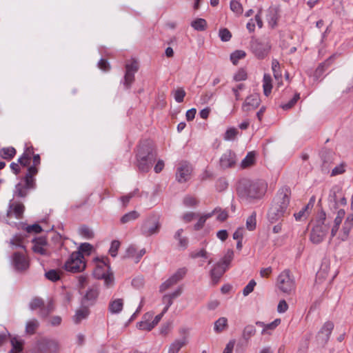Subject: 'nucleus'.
Listing matches in <instances>:
<instances>
[{
	"mask_svg": "<svg viewBox=\"0 0 353 353\" xmlns=\"http://www.w3.org/2000/svg\"><path fill=\"white\" fill-rule=\"evenodd\" d=\"M353 228V214H349L345 219L341 231L339 234V239L341 241H346L350 232Z\"/></svg>",
	"mask_w": 353,
	"mask_h": 353,
	"instance_id": "obj_19",
	"label": "nucleus"
},
{
	"mask_svg": "<svg viewBox=\"0 0 353 353\" xmlns=\"http://www.w3.org/2000/svg\"><path fill=\"white\" fill-rule=\"evenodd\" d=\"M32 154L33 149L32 148H28L23 154V155L18 159V163H19L23 167L27 166L30 164L31 155Z\"/></svg>",
	"mask_w": 353,
	"mask_h": 353,
	"instance_id": "obj_28",
	"label": "nucleus"
},
{
	"mask_svg": "<svg viewBox=\"0 0 353 353\" xmlns=\"http://www.w3.org/2000/svg\"><path fill=\"white\" fill-rule=\"evenodd\" d=\"M79 232L81 235L86 239H91L94 236L92 231L87 226L81 227L79 230Z\"/></svg>",
	"mask_w": 353,
	"mask_h": 353,
	"instance_id": "obj_60",
	"label": "nucleus"
},
{
	"mask_svg": "<svg viewBox=\"0 0 353 353\" xmlns=\"http://www.w3.org/2000/svg\"><path fill=\"white\" fill-rule=\"evenodd\" d=\"M263 88L264 94L268 97L272 89V78L268 74H265L263 79Z\"/></svg>",
	"mask_w": 353,
	"mask_h": 353,
	"instance_id": "obj_27",
	"label": "nucleus"
},
{
	"mask_svg": "<svg viewBox=\"0 0 353 353\" xmlns=\"http://www.w3.org/2000/svg\"><path fill=\"white\" fill-rule=\"evenodd\" d=\"M13 264L18 270H25L29 267V261L23 253L14 252L12 256Z\"/></svg>",
	"mask_w": 353,
	"mask_h": 353,
	"instance_id": "obj_18",
	"label": "nucleus"
},
{
	"mask_svg": "<svg viewBox=\"0 0 353 353\" xmlns=\"http://www.w3.org/2000/svg\"><path fill=\"white\" fill-rule=\"evenodd\" d=\"M85 262L83 254L80 251L73 252L64 264V269L71 273H77L83 271L85 268Z\"/></svg>",
	"mask_w": 353,
	"mask_h": 353,
	"instance_id": "obj_5",
	"label": "nucleus"
},
{
	"mask_svg": "<svg viewBox=\"0 0 353 353\" xmlns=\"http://www.w3.org/2000/svg\"><path fill=\"white\" fill-rule=\"evenodd\" d=\"M247 79V72L244 69L239 70L234 76V80L236 81H244Z\"/></svg>",
	"mask_w": 353,
	"mask_h": 353,
	"instance_id": "obj_58",
	"label": "nucleus"
},
{
	"mask_svg": "<svg viewBox=\"0 0 353 353\" xmlns=\"http://www.w3.org/2000/svg\"><path fill=\"white\" fill-rule=\"evenodd\" d=\"M192 168L189 164L185 163L180 165L176 172V179L179 183L188 181L191 176Z\"/></svg>",
	"mask_w": 353,
	"mask_h": 353,
	"instance_id": "obj_15",
	"label": "nucleus"
},
{
	"mask_svg": "<svg viewBox=\"0 0 353 353\" xmlns=\"http://www.w3.org/2000/svg\"><path fill=\"white\" fill-rule=\"evenodd\" d=\"M276 286L284 294H292L296 289L295 280L289 270H284L276 279Z\"/></svg>",
	"mask_w": 353,
	"mask_h": 353,
	"instance_id": "obj_4",
	"label": "nucleus"
},
{
	"mask_svg": "<svg viewBox=\"0 0 353 353\" xmlns=\"http://www.w3.org/2000/svg\"><path fill=\"white\" fill-rule=\"evenodd\" d=\"M327 232V226L322 224H316L312 229L310 239L314 244L321 243Z\"/></svg>",
	"mask_w": 353,
	"mask_h": 353,
	"instance_id": "obj_9",
	"label": "nucleus"
},
{
	"mask_svg": "<svg viewBox=\"0 0 353 353\" xmlns=\"http://www.w3.org/2000/svg\"><path fill=\"white\" fill-rule=\"evenodd\" d=\"M99 291L97 288L92 287L87 290L83 296V301L84 303L88 302L90 304H92L97 299Z\"/></svg>",
	"mask_w": 353,
	"mask_h": 353,
	"instance_id": "obj_23",
	"label": "nucleus"
},
{
	"mask_svg": "<svg viewBox=\"0 0 353 353\" xmlns=\"http://www.w3.org/2000/svg\"><path fill=\"white\" fill-rule=\"evenodd\" d=\"M104 265L106 267L105 271L103 273H99L100 268H96L94 271V275L98 279H103L105 285L109 288L113 285L114 278L113 274L109 272L110 266L106 263H104Z\"/></svg>",
	"mask_w": 353,
	"mask_h": 353,
	"instance_id": "obj_13",
	"label": "nucleus"
},
{
	"mask_svg": "<svg viewBox=\"0 0 353 353\" xmlns=\"http://www.w3.org/2000/svg\"><path fill=\"white\" fill-rule=\"evenodd\" d=\"M236 163V154L231 150H228L220 158V166L223 169L232 168Z\"/></svg>",
	"mask_w": 353,
	"mask_h": 353,
	"instance_id": "obj_14",
	"label": "nucleus"
},
{
	"mask_svg": "<svg viewBox=\"0 0 353 353\" xmlns=\"http://www.w3.org/2000/svg\"><path fill=\"white\" fill-rule=\"evenodd\" d=\"M60 343L55 339H44L41 345L40 353H59Z\"/></svg>",
	"mask_w": 353,
	"mask_h": 353,
	"instance_id": "obj_12",
	"label": "nucleus"
},
{
	"mask_svg": "<svg viewBox=\"0 0 353 353\" xmlns=\"http://www.w3.org/2000/svg\"><path fill=\"white\" fill-rule=\"evenodd\" d=\"M120 247V242L119 241H113L111 243L110 248L109 250V253L113 257H115L117 254V251Z\"/></svg>",
	"mask_w": 353,
	"mask_h": 353,
	"instance_id": "obj_57",
	"label": "nucleus"
},
{
	"mask_svg": "<svg viewBox=\"0 0 353 353\" xmlns=\"http://www.w3.org/2000/svg\"><path fill=\"white\" fill-rule=\"evenodd\" d=\"M256 333V329L254 325H248L245 327L243 331V338L245 341H248Z\"/></svg>",
	"mask_w": 353,
	"mask_h": 353,
	"instance_id": "obj_42",
	"label": "nucleus"
},
{
	"mask_svg": "<svg viewBox=\"0 0 353 353\" xmlns=\"http://www.w3.org/2000/svg\"><path fill=\"white\" fill-rule=\"evenodd\" d=\"M34 187L35 184L32 183L31 184H28L27 181L24 179V183H19L15 185L14 196L24 198L28 195V191L34 189Z\"/></svg>",
	"mask_w": 353,
	"mask_h": 353,
	"instance_id": "obj_20",
	"label": "nucleus"
},
{
	"mask_svg": "<svg viewBox=\"0 0 353 353\" xmlns=\"http://www.w3.org/2000/svg\"><path fill=\"white\" fill-rule=\"evenodd\" d=\"M191 26L197 31H203L207 28V22L204 19H196L192 21Z\"/></svg>",
	"mask_w": 353,
	"mask_h": 353,
	"instance_id": "obj_34",
	"label": "nucleus"
},
{
	"mask_svg": "<svg viewBox=\"0 0 353 353\" xmlns=\"http://www.w3.org/2000/svg\"><path fill=\"white\" fill-rule=\"evenodd\" d=\"M345 215V212L344 210L341 209L337 212V214L334 220V223L341 225L342 221L344 219V216Z\"/></svg>",
	"mask_w": 353,
	"mask_h": 353,
	"instance_id": "obj_64",
	"label": "nucleus"
},
{
	"mask_svg": "<svg viewBox=\"0 0 353 353\" xmlns=\"http://www.w3.org/2000/svg\"><path fill=\"white\" fill-rule=\"evenodd\" d=\"M267 185L263 181L242 179L239 181L237 191L239 195L247 201L261 199L265 192Z\"/></svg>",
	"mask_w": 353,
	"mask_h": 353,
	"instance_id": "obj_2",
	"label": "nucleus"
},
{
	"mask_svg": "<svg viewBox=\"0 0 353 353\" xmlns=\"http://www.w3.org/2000/svg\"><path fill=\"white\" fill-rule=\"evenodd\" d=\"M182 232L183 229L178 230L174 234V238L175 239L178 240L179 246L184 250L188 247V240L186 237L181 236Z\"/></svg>",
	"mask_w": 353,
	"mask_h": 353,
	"instance_id": "obj_33",
	"label": "nucleus"
},
{
	"mask_svg": "<svg viewBox=\"0 0 353 353\" xmlns=\"http://www.w3.org/2000/svg\"><path fill=\"white\" fill-rule=\"evenodd\" d=\"M12 349L8 353H19L23 350L22 342L16 337L11 339Z\"/></svg>",
	"mask_w": 353,
	"mask_h": 353,
	"instance_id": "obj_36",
	"label": "nucleus"
},
{
	"mask_svg": "<svg viewBox=\"0 0 353 353\" xmlns=\"http://www.w3.org/2000/svg\"><path fill=\"white\" fill-rule=\"evenodd\" d=\"M219 37L222 41L227 42L232 38V34L228 29L223 28L219 30Z\"/></svg>",
	"mask_w": 353,
	"mask_h": 353,
	"instance_id": "obj_49",
	"label": "nucleus"
},
{
	"mask_svg": "<svg viewBox=\"0 0 353 353\" xmlns=\"http://www.w3.org/2000/svg\"><path fill=\"white\" fill-rule=\"evenodd\" d=\"M137 251L134 246L130 245L129 246L125 251V254L124 256L125 258L132 259L135 262V257L137 255Z\"/></svg>",
	"mask_w": 353,
	"mask_h": 353,
	"instance_id": "obj_54",
	"label": "nucleus"
},
{
	"mask_svg": "<svg viewBox=\"0 0 353 353\" xmlns=\"http://www.w3.org/2000/svg\"><path fill=\"white\" fill-rule=\"evenodd\" d=\"M246 228L249 231H253L256 227V214L253 212L246 219Z\"/></svg>",
	"mask_w": 353,
	"mask_h": 353,
	"instance_id": "obj_32",
	"label": "nucleus"
},
{
	"mask_svg": "<svg viewBox=\"0 0 353 353\" xmlns=\"http://www.w3.org/2000/svg\"><path fill=\"white\" fill-rule=\"evenodd\" d=\"M230 7L231 10L237 15H241L243 13V9L241 3L236 0L230 1Z\"/></svg>",
	"mask_w": 353,
	"mask_h": 353,
	"instance_id": "obj_45",
	"label": "nucleus"
},
{
	"mask_svg": "<svg viewBox=\"0 0 353 353\" xmlns=\"http://www.w3.org/2000/svg\"><path fill=\"white\" fill-rule=\"evenodd\" d=\"M53 310V306L51 303H50L46 307L43 305V308H41V310H39V316L42 317L46 316L50 312H51Z\"/></svg>",
	"mask_w": 353,
	"mask_h": 353,
	"instance_id": "obj_63",
	"label": "nucleus"
},
{
	"mask_svg": "<svg viewBox=\"0 0 353 353\" xmlns=\"http://www.w3.org/2000/svg\"><path fill=\"white\" fill-rule=\"evenodd\" d=\"M261 100L257 94H251L248 97L242 105V110L250 112L259 107Z\"/></svg>",
	"mask_w": 353,
	"mask_h": 353,
	"instance_id": "obj_17",
	"label": "nucleus"
},
{
	"mask_svg": "<svg viewBox=\"0 0 353 353\" xmlns=\"http://www.w3.org/2000/svg\"><path fill=\"white\" fill-rule=\"evenodd\" d=\"M90 314L87 307H81L77 310L73 316V321L76 324L79 323L82 320L86 319Z\"/></svg>",
	"mask_w": 353,
	"mask_h": 353,
	"instance_id": "obj_26",
	"label": "nucleus"
},
{
	"mask_svg": "<svg viewBox=\"0 0 353 353\" xmlns=\"http://www.w3.org/2000/svg\"><path fill=\"white\" fill-rule=\"evenodd\" d=\"M250 48L257 59H263L270 53L271 45L268 39L252 38Z\"/></svg>",
	"mask_w": 353,
	"mask_h": 353,
	"instance_id": "obj_6",
	"label": "nucleus"
},
{
	"mask_svg": "<svg viewBox=\"0 0 353 353\" xmlns=\"http://www.w3.org/2000/svg\"><path fill=\"white\" fill-rule=\"evenodd\" d=\"M238 134V130L234 128L228 129L224 134V139L225 141L234 140Z\"/></svg>",
	"mask_w": 353,
	"mask_h": 353,
	"instance_id": "obj_51",
	"label": "nucleus"
},
{
	"mask_svg": "<svg viewBox=\"0 0 353 353\" xmlns=\"http://www.w3.org/2000/svg\"><path fill=\"white\" fill-rule=\"evenodd\" d=\"M43 304L44 302L41 298L34 297L30 302L29 307L31 310H34L37 309L41 310V308L43 307Z\"/></svg>",
	"mask_w": 353,
	"mask_h": 353,
	"instance_id": "obj_44",
	"label": "nucleus"
},
{
	"mask_svg": "<svg viewBox=\"0 0 353 353\" xmlns=\"http://www.w3.org/2000/svg\"><path fill=\"white\" fill-rule=\"evenodd\" d=\"M157 152L150 142L139 145L137 154V166L142 172H148L156 160Z\"/></svg>",
	"mask_w": 353,
	"mask_h": 353,
	"instance_id": "obj_3",
	"label": "nucleus"
},
{
	"mask_svg": "<svg viewBox=\"0 0 353 353\" xmlns=\"http://www.w3.org/2000/svg\"><path fill=\"white\" fill-rule=\"evenodd\" d=\"M225 271V268H224L221 263H216L210 272L212 280L217 282Z\"/></svg>",
	"mask_w": 353,
	"mask_h": 353,
	"instance_id": "obj_24",
	"label": "nucleus"
},
{
	"mask_svg": "<svg viewBox=\"0 0 353 353\" xmlns=\"http://www.w3.org/2000/svg\"><path fill=\"white\" fill-rule=\"evenodd\" d=\"M140 214L136 210L130 211L126 214H125L121 218V223L123 224L129 223L130 221H134L137 219L139 217Z\"/></svg>",
	"mask_w": 353,
	"mask_h": 353,
	"instance_id": "obj_30",
	"label": "nucleus"
},
{
	"mask_svg": "<svg viewBox=\"0 0 353 353\" xmlns=\"http://www.w3.org/2000/svg\"><path fill=\"white\" fill-rule=\"evenodd\" d=\"M39 322L37 319L28 321L26 325V332L29 334H33L39 327Z\"/></svg>",
	"mask_w": 353,
	"mask_h": 353,
	"instance_id": "obj_38",
	"label": "nucleus"
},
{
	"mask_svg": "<svg viewBox=\"0 0 353 353\" xmlns=\"http://www.w3.org/2000/svg\"><path fill=\"white\" fill-rule=\"evenodd\" d=\"M290 195L291 191L288 187H283L278 191L268 213V219L271 223L279 221L288 213Z\"/></svg>",
	"mask_w": 353,
	"mask_h": 353,
	"instance_id": "obj_1",
	"label": "nucleus"
},
{
	"mask_svg": "<svg viewBox=\"0 0 353 353\" xmlns=\"http://www.w3.org/2000/svg\"><path fill=\"white\" fill-rule=\"evenodd\" d=\"M190 256L192 259H196L199 257L206 259L208 258V252L205 249L202 248L199 250L192 251V252H190Z\"/></svg>",
	"mask_w": 353,
	"mask_h": 353,
	"instance_id": "obj_53",
	"label": "nucleus"
},
{
	"mask_svg": "<svg viewBox=\"0 0 353 353\" xmlns=\"http://www.w3.org/2000/svg\"><path fill=\"white\" fill-rule=\"evenodd\" d=\"M215 212H216V209H214L210 213H208V214H205L203 216H201L199 219L197 223L194 225V229L198 230H200L201 228H202L203 226L204 225L206 220L208 218L211 217L214 214Z\"/></svg>",
	"mask_w": 353,
	"mask_h": 353,
	"instance_id": "obj_43",
	"label": "nucleus"
},
{
	"mask_svg": "<svg viewBox=\"0 0 353 353\" xmlns=\"http://www.w3.org/2000/svg\"><path fill=\"white\" fill-rule=\"evenodd\" d=\"M255 161V155L253 152H250L246 157L242 160L241 166L243 168H248L252 165Z\"/></svg>",
	"mask_w": 353,
	"mask_h": 353,
	"instance_id": "obj_35",
	"label": "nucleus"
},
{
	"mask_svg": "<svg viewBox=\"0 0 353 353\" xmlns=\"http://www.w3.org/2000/svg\"><path fill=\"white\" fill-rule=\"evenodd\" d=\"M187 270L185 268L179 269L174 274H172L169 279H168L161 285L159 291L163 292L171 288L172 285H175L177 282L183 278Z\"/></svg>",
	"mask_w": 353,
	"mask_h": 353,
	"instance_id": "obj_10",
	"label": "nucleus"
},
{
	"mask_svg": "<svg viewBox=\"0 0 353 353\" xmlns=\"http://www.w3.org/2000/svg\"><path fill=\"white\" fill-rule=\"evenodd\" d=\"M256 282L254 280H251L248 285L243 290V294L245 296L250 294L253 290L256 285Z\"/></svg>",
	"mask_w": 353,
	"mask_h": 353,
	"instance_id": "obj_59",
	"label": "nucleus"
},
{
	"mask_svg": "<svg viewBox=\"0 0 353 353\" xmlns=\"http://www.w3.org/2000/svg\"><path fill=\"white\" fill-rule=\"evenodd\" d=\"M228 327V319L225 317H220L214 322V330L217 332H221Z\"/></svg>",
	"mask_w": 353,
	"mask_h": 353,
	"instance_id": "obj_29",
	"label": "nucleus"
},
{
	"mask_svg": "<svg viewBox=\"0 0 353 353\" xmlns=\"http://www.w3.org/2000/svg\"><path fill=\"white\" fill-rule=\"evenodd\" d=\"M246 54L243 50H235L230 55L232 62L236 65L239 60L245 57Z\"/></svg>",
	"mask_w": 353,
	"mask_h": 353,
	"instance_id": "obj_47",
	"label": "nucleus"
},
{
	"mask_svg": "<svg viewBox=\"0 0 353 353\" xmlns=\"http://www.w3.org/2000/svg\"><path fill=\"white\" fill-rule=\"evenodd\" d=\"M152 313H146L143 315V320L137 323V327L140 330L150 331L155 326L152 325V322L150 321V319L152 318Z\"/></svg>",
	"mask_w": 353,
	"mask_h": 353,
	"instance_id": "obj_22",
	"label": "nucleus"
},
{
	"mask_svg": "<svg viewBox=\"0 0 353 353\" xmlns=\"http://www.w3.org/2000/svg\"><path fill=\"white\" fill-rule=\"evenodd\" d=\"M179 333L182 338L175 339L170 345L168 353H179L180 350L188 343L189 330L185 327L179 329Z\"/></svg>",
	"mask_w": 353,
	"mask_h": 353,
	"instance_id": "obj_8",
	"label": "nucleus"
},
{
	"mask_svg": "<svg viewBox=\"0 0 353 353\" xmlns=\"http://www.w3.org/2000/svg\"><path fill=\"white\" fill-rule=\"evenodd\" d=\"M161 228L159 218L157 215H150L143 223L141 227L142 234L145 236H150L159 233Z\"/></svg>",
	"mask_w": 353,
	"mask_h": 353,
	"instance_id": "obj_7",
	"label": "nucleus"
},
{
	"mask_svg": "<svg viewBox=\"0 0 353 353\" xmlns=\"http://www.w3.org/2000/svg\"><path fill=\"white\" fill-rule=\"evenodd\" d=\"M144 285V279L142 276H137L132 281V285L137 288L140 289Z\"/></svg>",
	"mask_w": 353,
	"mask_h": 353,
	"instance_id": "obj_61",
	"label": "nucleus"
},
{
	"mask_svg": "<svg viewBox=\"0 0 353 353\" xmlns=\"http://www.w3.org/2000/svg\"><path fill=\"white\" fill-rule=\"evenodd\" d=\"M333 328L334 324L332 322H326L323 325V327H321V330L318 334L319 339L321 340L323 343H325L328 341Z\"/></svg>",
	"mask_w": 353,
	"mask_h": 353,
	"instance_id": "obj_21",
	"label": "nucleus"
},
{
	"mask_svg": "<svg viewBox=\"0 0 353 353\" xmlns=\"http://www.w3.org/2000/svg\"><path fill=\"white\" fill-rule=\"evenodd\" d=\"M123 307V301L122 299H117L110 301L109 304V311L112 314L119 313Z\"/></svg>",
	"mask_w": 353,
	"mask_h": 353,
	"instance_id": "obj_25",
	"label": "nucleus"
},
{
	"mask_svg": "<svg viewBox=\"0 0 353 353\" xmlns=\"http://www.w3.org/2000/svg\"><path fill=\"white\" fill-rule=\"evenodd\" d=\"M46 277L52 281H57L60 279V275L58 271L50 270L45 274Z\"/></svg>",
	"mask_w": 353,
	"mask_h": 353,
	"instance_id": "obj_52",
	"label": "nucleus"
},
{
	"mask_svg": "<svg viewBox=\"0 0 353 353\" xmlns=\"http://www.w3.org/2000/svg\"><path fill=\"white\" fill-rule=\"evenodd\" d=\"M234 258V252L232 250H228L222 259L219 262V263H221V265L225 268L227 270L229 268V265L231 263V261L233 260Z\"/></svg>",
	"mask_w": 353,
	"mask_h": 353,
	"instance_id": "obj_31",
	"label": "nucleus"
},
{
	"mask_svg": "<svg viewBox=\"0 0 353 353\" xmlns=\"http://www.w3.org/2000/svg\"><path fill=\"white\" fill-rule=\"evenodd\" d=\"M272 70L274 74V77L276 79H279L281 77L282 74L280 70V64L276 59H272Z\"/></svg>",
	"mask_w": 353,
	"mask_h": 353,
	"instance_id": "obj_48",
	"label": "nucleus"
},
{
	"mask_svg": "<svg viewBox=\"0 0 353 353\" xmlns=\"http://www.w3.org/2000/svg\"><path fill=\"white\" fill-rule=\"evenodd\" d=\"M183 203L185 207L191 208L197 205L199 201L195 197L187 195L183 198Z\"/></svg>",
	"mask_w": 353,
	"mask_h": 353,
	"instance_id": "obj_46",
	"label": "nucleus"
},
{
	"mask_svg": "<svg viewBox=\"0 0 353 353\" xmlns=\"http://www.w3.org/2000/svg\"><path fill=\"white\" fill-rule=\"evenodd\" d=\"M280 323H281V319H276L272 323L265 324V327L263 328V330L261 331V334H270V331L274 330Z\"/></svg>",
	"mask_w": 353,
	"mask_h": 353,
	"instance_id": "obj_41",
	"label": "nucleus"
},
{
	"mask_svg": "<svg viewBox=\"0 0 353 353\" xmlns=\"http://www.w3.org/2000/svg\"><path fill=\"white\" fill-rule=\"evenodd\" d=\"M300 94L299 93H296L294 97L288 102L281 105V108L283 110H289L290 109L299 99Z\"/></svg>",
	"mask_w": 353,
	"mask_h": 353,
	"instance_id": "obj_55",
	"label": "nucleus"
},
{
	"mask_svg": "<svg viewBox=\"0 0 353 353\" xmlns=\"http://www.w3.org/2000/svg\"><path fill=\"white\" fill-rule=\"evenodd\" d=\"M23 237L21 234H16L12 236L10 241V244L12 248H24L23 245Z\"/></svg>",
	"mask_w": 353,
	"mask_h": 353,
	"instance_id": "obj_40",
	"label": "nucleus"
},
{
	"mask_svg": "<svg viewBox=\"0 0 353 353\" xmlns=\"http://www.w3.org/2000/svg\"><path fill=\"white\" fill-rule=\"evenodd\" d=\"M32 250L34 252L39 254L41 255L47 256L49 254L48 250V242L45 237H39L33 240Z\"/></svg>",
	"mask_w": 353,
	"mask_h": 353,
	"instance_id": "obj_16",
	"label": "nucleus"
},
{
	"mask_svg": "<svg viewBox=\"0 0 353 353\" xmlns=\"http://www.w3.org/2000/svg\"><path fill=\"white\" fill-rule=\"evenodd\" d=\"M24 211L25 206L22 202L11 200L8 205L6 215L8 217L14 216L17 219H21Z\"/></svg>",
	"mask_w": 353,
	"mask_h": 353,
	"instance_id": "obj_11",
	"label": "nucleus"
},
{
	"mask_svg": "<svg viewBox=\"0 0 353 353\" xmlns=\"http://www.w3.org/2000/svg\"><path fill=\"white\" fill-rule=\"evenodd\" d=\"M16 154V150L12 147L3 148L0 151V155L5 159H11Z\"/></svg>",
	"mask_w": 353,
	"mask_h": 353,
	"instance_id": "obj_37",
	"label": "nucleus"
},
{
	"mask_svg": "<svg viewBox=\"0 0 353 353\" xmlns=\"http://www.w3.org/2000/svg\"><path fill=\"white\" fill-rule=\"evenodd\" d=\"M134 80V74L125 72L124 77V85L129 88Z\"/></svg>",
	"mask_w": 353,
	"mask_h": 353,
	"instance_id": "obj_62",
	"label": "nucleus"
},
{
	"mask_svg": "<svg viewBox=\"0 0 353 353\" xmlns=\"http://www.w3.org/2000/svg\"><path fill=\"white\" fill-rule=\"evenodd\" d=\"M174 98L177 103L183 101L184 97L186 94L185 91L182 88H179L173 92Z\"/></svg>",
	"mask_w": 353,
	"mask_h": 353,
	"instance_id": "obj_50",
	"label": "nucleus"
},
{
	"mask_svg": "<svg viewBox=\"0 0 353 353\" xmlns=\"http://www.w3.org/2000/svg\"><path fill=\"white\" fill-rule=\"evenodd\" d=\"M337 194H341L340 191H338L337 192H334L333 195V199L334 202L336 205H345L347 204V200L346 198L341 195L340 198H338Z\"/></svg>",
	"mask_w": 353,
	"mask_h": 353,
	"instance_id": "obj_56",
	"label": "nucleus"
},
{
	"mask_svg": "<svg viewBox=\"0 0 353 353\" xmlns=\"http://www.w3.org/2000/svg\"><path fill=\"white\" fill-rule=\"evenodd\" d=\"M35 166L36 165L30 166L28 169V172L24 179L27 181L28 184H31V183L35 184L34 176H35L38 172V170Z\"/></svg>",
	"mask_w": 353,
	"mask_h": 353,
	"instance_id": "obj_39",
	"label": "nucleus"
}]
</instances>
